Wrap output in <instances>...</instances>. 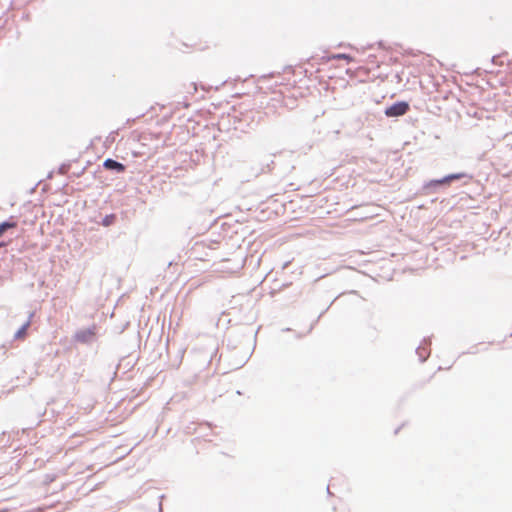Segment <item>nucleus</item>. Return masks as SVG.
<instances>
[{
    "instance_id": "obj_1",
    "label": "nucleus",
    "mask_w": 512,
    "mask_h": 512,
    "mask_svg": "<svg viewBox=\"0 0 512 512\" xmlns=\"http://www.w3.org/2000/svg\"><path fill=\"white\" fill-rule=\"evenodd\" d=\"M410 110V104L407 101L400 100L392 103L384 109V114L388 118H398L405 115Z\"/></svg>"
},
{
    "instance_id": "obj_2",
    "label": "nucleus",
    "mask_w": 512,
    "mask_h": 512,
    "mask_svg": "<svg viewBox=\"0 0 512 512\" xmlns=\"http://www.w3.org/2000/svg\"><path fill=\"white\" fill-rule=\"evenodd\" d=\"M97 326L94 324L88 328L79 329L74 334V340L82 344H92L96 341Z\"/></svg>"
},
{
    "instance_id": "obj_3",
    "label": "nucleus",
    "mask_w": 512,
    "mask_h": 512,
    "mask_svg": "<svg viewBox=\"0 0 512 512\" xmlns=\"http://www.w3.org/2000/svg\"><path fill=\"white\" fill-rule=\"evenodd\" d=\"M443 190L442 185L440 184L439 179H432L427 182H424L421 188V193L424 195H430L434 193H438Z\"/></svg>"
},
{
    "instance_id": "obj_4",
    "label": "nucleus",
    "mask_w": 512,
    "mask_h": 512,
    "mask_svg": "<svg viewBox=\"0 0 512 512\" xmlns=\"http://www.w3.org/2000/svg\"><path fill=\"white\" fill-rule=\"evenodd\" d=\"M102 166L106 170L117 173V174L123 173L126 170V166L123 163H121L117 160H114L112 158L105 159Z\"/></svg>"
},
{
    "instance_id": "obj_5",
    "label": "nucleus",
    "mask_w": 512,
    "mask_h": 512,
    "mask_svg": "<svg viewBox=\"0 0 512 512\" xmlns=\"http://www.w3.org/2000/svg\"><path fill=\"white\" fill-rule=\"evenodd\" d=\"M430 344V338H424L422 344L416 348V354L418 355L419 361L421 363L425 362L430 355Z\"/></svg>"
},
{
    "instance_id": "obj_6",
    "label": "nucleus",
    "mask_w": 512,
    "mask_h": 512,
    "mask_svg": "<svg viewBox=\"0 0 512 512\" xmlns=\"http://www.w3.org/2000/svg\"><path fill=\"white\" fill-rule=\"evenodd\" d=\"M34 316V313L31 312L29 314V317L28 319L26 320V322H24L21 327L15 332L14 334V339L15 340H19V339H23L25 338L26 334H27V330L28 328L30 327L31 325V319L32 317Z\"/></svg>"
},
{
    "instance_id": "obj_7",
    "label": "nucleus",
    "mask_w": 512,
    "mask_h": 512,
    "mask_svg": "<svg viewBox=\"0 0 512 512\" xmlns=\"http://www.w3.org/2000/svg\"><path fill=\"white\" fill-rule=\"evenodd\" d=\"M282 105L289 110L295 109L298 106L297 105V97L294 94L283 95L282 96Z\"/></svg>"
},
{
    "instance_id": "obj_8",
    "label": "nucleus",
    "mask_w": 512,
    "mask_h": 512,
    "mask_svg": "<svg viewBox=\"0 0 512 512\" xmlns=\"http://www.w3.org/2000/svg\"><path fill=\"white\" fill-rule=\"evenodd\" d=\"M13 216H11L8 220L0 222V237L9 229H13L17 227V222L13 221Z\"/></svg>"
},
{
    "instance_id": "obj_9",
    "label": "nucleus",
    "mask_w": 512,
    "mask_h": 512,
    "mask_svg": "<svg viewBox=\"0 0 512 512\" xmlns=\"http://www.w3.org/2000/svg\"><path fill=\"white\" fill-rule=\"evenodd\" d=\"M337 298H335L331 303L330 305L325 309L323 310L320 315L317 317V319L310 325L308 331L305 333V334H301V333H297L296 334V337L297 338H302L304 337L305 335L311 333V331L313 330L314 326L316 325V323L319 321V319L327 312V310L329 309V307L334 303V301L336 300Z\"/></svg>"
},
{
    "instance_id": "obj_10",
    "label": "nucleus",
    "mask_w": 512,
    "mask_h": 512,
    "mask_svg": "<svg viewBox=\"0 0 512 512\" xmlns=\"http://www.w3.org/2000/svg\"><path fill=\"white\" fill-rule=\"evenodd\" d=\"M117 216L114 213L105 215L102 220L99 222L104 227H109L116 222Z\"/></svg>"
},
{
    "instance_id": "obj_11",
    "label": "nucleus",
    "mask_w": 512,
    "mask_h": 512,
    "mask_svg": "<svg viewBox=\"0 0 512 512\" xmlns=\"http://www.w3.org/2000/svg\"><path fill=\"white\" fill-rule=\"evenodd\" d=\"M452 182L455 180H462L465 179L466 182L472 180L473 176L471 174L465 173V172H458V173H452L449 174Z\"/></svg>"
},
{
    "instance_id": "obj_12",
    "label": "nucleus",
    "mask_w": 512,
    "mask_h": 512,
    "mask_svg": "<svg viewBox=\"0 0 512 512\" xmlns=\"http://www.w3.org/2000/svg\"><path fill=\"white\" fill-rule=\"evenodd\" d=\"M332 59H343V60H346L347 62H350V61H352L353 58L349 54L339 53V54L332 55Z\"/></svg>"
},
{
    "instance_id": "obj_13",
    "label": "nucleus",
    "mask_w": 512,
    "mask_h": 512,
    "mask_svg": "<svg viewBox=\"0 0 512 512\" xmlns=\"http://www.w3.org/2000/svg\"><path fill=\"white\" fill-rule=\"evenodd\" d=\"M439 181H440V184L442 185L443 189L448 187L452 183V180H451L449 174L440 178Z\"/></svg>"
},
{
    "instance_id": "obj_14",
    "label": "nucleus",
    "mask_w": 512,
    "mask_h": 512,
    "mask_svg": "<svg viewBox=\"0 0 512 512\" xmlns=\"http://www.w3.org/2000/svg\"><path fill=\"white\" fill-rule=\"evenodd\" d=\"M70 169V163H63L58 168V173L65 175Z\"/></svg>"
},
{
    "instance_id": "obj_15",
    "label": "nucleus",
    "mask_w": 512,
    "mask_h": 512,
    "mask_svg": "<svg viewBox=\"0 0 512 512\" xmlns=\"http://www.w3.org/2000/svg\"><path fill=\"white\" fill-rule=\"evenodd\" d=\"M504 54H500V55H494L492 58H491V62L493 64H496V65H502V62H499V59L503 56Z\"/></svg>"
},
{
    "instance_id": "obj_16",
    "label": "nucleus",
    "mask_w": 512,
    "mask_h": 512,
    "mask_svg": "<svg viewBox=\"0 0 512 512\" xmlns=\"http://www.w3.org/2000/svg\"><path fill=\"white\" fill-rule=\"evenodd\" d=\"M273 164H274V161H273V160H271V162H270V163H267V165H266V167H267V171H270V170H271V165H273Z\"/></svg>"
},
{
    "instance_id": "obj_17",
    "label": "nucleus",
    "mask_w": 512,
    "mask_h": 512,
    "mask_svg": "<svg viewBox=\"0 0 512 512\" xmlns=\"http://www.w3.org/2000/svg\"><path fill=\"white\" fill-rule=\"evenodd\" d=\"M179 354H180V360H182V357H183V354H184V350H180V351H179ZM180 362H181V361H179V363H180Z\"/></svg>"
},
{
    "instance_id": "obj_18",
    "label": "nucleus",
    "mask_w": 512,
    "mask_h": 512,
    "mask_svg": "<svg viewBox=\"0 0 512 512\" xmlns=\"http://www.w3.org/2000/svg\"><path fill=\"white\" fill-rule=\"evenodd\" d=\"M163 511V506H162V502L160 501L159 502V511L158 512H162Z\"/></svg>"
},
{
    "instance_id": "obj_19",
    "label": "nucleus",
    "mask_w": 512,
    "mask_h": 512,
    "mask_svg": "<svg viewBox=\"0 0 512 512\" xmlns=\"http://www.w3.org/2000/svg\"><path fill=\"white\" fill-rule=\"evenodd\" d=\"M5 246H6V242L1 241V242H0V248L5 247Z\"/></svg>"
},
{
    "instance_id": "obj_20",
    "label": "nucleus",
    "mask_w": 512,
    "mask_h": 512,
    "mask_svg": "<svg viewBox=\"0 0 512 512\" xmlns=\"http://www.w3.org/2000/svg\"><path fill=\"white\" fill-rule=\"evenodd\" d=\"M327 493H328V494H331V492H330V486H329V485L327 486Z\"/></svg>"
},
{
    "instance_id": "obj_21",
    "label": "nucleus",
    "mask_w": 512,
    "mask_h": 512,
    "mask_svg": "<svg viewBox=\"0 0 512 512\" xmlns=\"http://www.w3.org/2000/svg\"><path fill=\"white\" fill-rule=\"evenodd\" d=\"M283 331L289 332V331H291V329L290 328H285V329H283Z\"/></svg>"
},
{
    "instance_id": "obj_22",
    "label": "nucleus",
    "mask_w": 512,
    "mask_h": 512,
    "mask_svg": "<svg viewBox=\"0 0 512 512\" xmlns=\"http://www.w3.org/2000/svg\"><path fill=\"white\" fill-rule=\"evenodd\" d=\"M400 430V427H398L395 431H394V434H397Z\"/></svg>"
}]
</instances>
